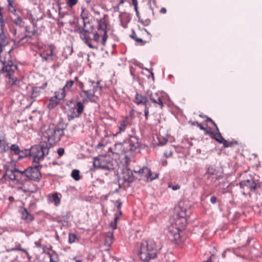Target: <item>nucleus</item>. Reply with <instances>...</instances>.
<instances>
[{
	"instance_id": "obj_1",
	"label": "nucleus",
	"mask_w": 262,
	"mask_h": 262,
	"mask_svg": "<svg viewBox=\"0 0 262 262\" xmlns=\"http://www.w3.org/2000/svg\"><path fill=\"white\" fill-rule=\"evenodd\" d=\"M160 249L154 241L148 240L141 244L139 256L142 260L148 261L157 257Z\"/></svg>"
},
{
	"instance_id": "obj_2",
	"label": "nucleus",
	"mask_w": 262,
	"mask_h": 262,
	"mask_svg": "<svg viewBox=\"0 0 262 262\" xmlns=\"http://www.w3.org/2000/svg\"><path fill=\"white\" fill-rule=\"evenodd\" d=\"M100 82L91 81L90 86L93 88V89L89 90H82L80 93V96L82 98L83 103L89 101L96 102L100 94L101 87L99 85Z\"/></svg>"
},
{
	"instance_id": "obj_3",
	"label": "nucleus",
	"mask_w": 262,
	"mask_h": 262,
	"mask_svg": "<svg viewBox=\"0 0 262 262\" xmlns=\"http://www.w3.org/2000/svg\"><path fill=\"white\" fill-rule=\"evenodd\" d=\"M50 145L46 142H41L39 145L32 148V155L33 162L39 163L42 160L44 157L49 153Z\"/></svg>"
},
{
	"instance_id": "obj_4",
	"label": "nucleus",
	"mask_w": 262,
	"mask_h": 262,
	"mask_svg": "<svg viewBox=\"0 0 262 262\" xmlns=\"http://www.w3.org/2000/svg\"><path fill=\"white\" fill-rule=\"evenodd\" d=\"M93 165L95 167L103 170H110L114 168L113 161L107 156L100 155L94 159Z\"/></svg>"
},
{
	"instance_id": "obj_5",
	"label": "nucleus",
	"mask_w": 262,
	"mask_h": 262,
	"mask_svg": "<svg viewBox=\"0 0 262 262\" xmlns=\"http://www.w3.org/2000/svg\"><path fill=\"white\" fill-rule=\"evenodd\" d=\"M50 145L59 142L63 135V130L59 128H49L46 132Z\"/></svg>"
},
{
	"instance_id": "obj_6",
	"label": "nucleus",
	"mask_w": 262,
	"mask_h": 262,
	"mask_svg": "<svg viewBox=\"0 0 262 262\" xmlns=\"http://www.w3.org/2000/svg\"><path fill=\"white\" fill-rule=\"evenodd\" d=\"M84 106L81 101L77 102L75 104L69 107L68 111V116L69 120L79 117L82 113Z\"/></svg>"
},
{
	"instance_id": "obj_7",
	"label": "nucleus",
	"mask_w": 262,
	"mask_h": 262,
	"mask_svg": "<svg viewBox=\"0 0 262 262\" xmlns=\"http://www.w3.org/2000/svg\"><path fill=\"white\" fill-rule=\"evenodd\" d=\"M125 145L124 142L117 143L109 148V151L115 158L119 157L122 155H124L125 157L126 158L129 155H128Z\"/></svg>"
},
{
	"instance_id": "obj_8",
	"label": "nucleus",
	"mask_w": 262,
	"mask_h": 262,
	"mask_svg": "<svg viewBox=\"0 0 262 262\" xmlns=\"http://www.w3.org/2000/svg\"><path fill=\"white\" fill-rule=\"evenodd\" d=\"M164 93L161 91H156L154 92L148 91L147 96L150 100L156 106H159L162 108L164 106L163 97Z\"/></svg>"
},
{
	"instance_id": "obj_9",
	"label": "nucleus",
	"mask_w": 262,
	"mask_h": 262,
	"mask_svg": "<svg viewBox=\"0 0 262 262\" xmlns=\"http://www.w3.org/2000/svg\"><path fill=\"white\" fill-rule=\"evenodd\" d=\"M124 143L126 145V148L129 156L140 146L138 139L134 136H130L129 139L127 141H124Z\"/></svg>"
},
{
	"instance_id": "obj_10",
	"label": "nucleus",
	"mask_w": 262,
	"mask_h": 262,
	"mask_svg": "<svg viewBox=\"0 0 262 262\" xmlns=\"http://www.w3.org/2000/svg\"><path fill=\"white\" fill-rule=\"evenodd\" d=\"M27 180L38 181L41 177L39 166L36 165L27 169Z\"/></svg>"
},
{
	"instance_id": "obj_11",
	"label": "nucleus",
	"mask_w": 262,
	"mask_h": 262,
	"mask_svg": "<svg viewBox=\"0 0 262 262\" xmlns=\"http://www.w3.org/2000/svg\"><path fill=\"white\" fill-rule=\"evenodd\" d=\"M80 38L91 49H96V47L91 43L92 39L90 36L91 32L88 29L87 26H83L80 31Z\"/></svg>"
},
{
	"instance_id": "obj_12",
	"label": "nucleus",
	"mask_w": 262,
	"mask_h": 262,
	"mask_svg": "<svg viewBox=\"0 0 262 262\" xmlns=\"http://www.w3.org/2000/svg\"><path fill=\"white\" fill-rule=\"evenodd\" d=\"M134 172L139 173L141 177H145L150 181L155 179L157 177V173H152L151 170L146 167H144L142 168H136L134 170Z\"/></svg>"
},
{
	"instance_id": "obj_13",
	"label": "nucleus",
	"mask_w": 262,
	"mask_h": 262,
	"mask_svg": "<svg viewBox=\"0 0 262 262\" xmlns=\"http://www.w3.org/2000/svg\"><path fill=\"white\" fill-rule=\"evenodd\" d=\"M120 179L124 181L127 184L132 183L134 180V176L133 171L127 168L123 169Z\"/></svg>"
},
{
	"instance_id": "obj_14",
	"label": "nucleus",
	"mask_w": 262,
	"mask_h": 262,
	"mask_svg": "<svg viewBox=\"0 0 262 262\" xmlns=\"http://www.w3.org/2000/svg\"><path fill=\"white\" fill-rule=\"evenodd\" d=\"M64 98L63 91L62 93L59 91L55 93L54 97L51 98L48 104V107L50 109H52L55 107L59 103V101L63 99Z\"/></svg>"
},
{
	"instance_id": "obj_15",
	"label": "nucleus",
	"mask_w": 262,
	"mask_h": 262,
	"mask_svg": "<svg viewBox=\"0 0 262 262\" xmlns=\"http://www.w3.org/2000/svg\"><path fill=\"white\" fill-rule=\"evenodd\" d=\"M3 71L6 72V77L8 76L12 75V74L17 69V66L13 63L12 61H9L7 62L4 63Z\"/></svg>"
},
{
	"instance_id": "obj_16",
	"label": "nucleus",
	"mask_w": 262,
	"mask_h": 262,
	"mask_svg": "<svg viewBox=\"0 0 262 262\" xmlns=\"http://www.w3.org/2000/svg\"><path fill=\"white\" fill-rule=\"evenodd\" d=\"M190 213V210L184 208L182 203L179 204V206L177 209V215L180 218H184L185 221L189 217Z\"/></svg>"
},
{
	"instance_id": "obj_17",
	"label": "nucleus",
	"mask_w": 262,
	"mask_h": 262,
	"mask_svg": "<svg viewBox=\"0 0 262 262\" xmlns=\"http://www.w3.org/2000/svg\"><path fill=\"white\" fill-rule=\"evenodd\" d=\"M239 184L241 188L247 187L250 191L255 190L256 187V184L252 179L243 180Z\"/></svg>"
},
{
	"instance_id": "obj_18",
	"label": "nucleus",
	"mask_w": 262,
	"mask_h": 262,
	"mask_svg": "<svg viewBox=\"0 0 262 262\" xmlns=\"http://www.w3.org/2000/svg\"><path fill=\"white\" fill-rule=\"evenodd\" d=\"M9 150V143L5 136L0 137V154L7 152Z\"/></svg>"
},
{
	"instance_id": "obj_19",
	"label": "nucleus",
	"mask_w": 262,
	"mask_h": 262,
	"mask_svg": "<svg viewBox=\"0 0 262 262\" xmlns=\"http://www.w3.org/2000/svg\"><path fill=\"white\" fill-rule=\"evenodd\" d=\"M134 101L138 105H143L144 106L147 105V103L148 102V100L147 97L138 93H137L135 95Z\"/></svg>"
},
{
	"instance_id": "obj_20",
	"label": "nucleus",
	"mask_w": 262,
	"mask_h": 262,
	"mask_svg": "<svg viewBox=\"0 0 262 262\" xmlns=\"http://www.w3.org/2000/svg\"><path fill=\"white\" fill-rule=\"evenodd\" d=\"M216 127V132H213L212 133L213 135V138L216 140L217 142H219L220 143H223L225 146H228L227 145V141L225 140L223 137L222 136L221 133L219 132V128L217 126Z\"/></svg>"
},
{
	"instance_id": "obj_21",
	"label": "nucleus",
	"mask_w": 262,
	"mask_h": 262,
	"mask_svg": "<svg viewBox=\"0 0 262 262\" xmlns=\"http://www.w3.org/2000/svg\"><path fill=\"white\" fill-rule=\"evenodd\" d=\"M48 200L50 203H54L55 206H58L60 203V199L57 193L49 194L48 195Z\"/></svg>"
},
{
	"instance_id": "obj_22",
	"label": "nucleus",
	"mask_w": 262,
	"mask_h": 262,
	"mask_svg": "<svg viewBox=\"0 0 262 262\" xmlns=\"http://www.w3.org/2000/svg\"><path fill=\"white\" fill-rule=\"evenodd\" d=\"M17 168H14L10 170H7L8 177L10 180L17 181L19 182V176L17 174Z\"/></svg>"
},
{
	"instance_id": "obj_23",
	"label": "nucleus",
	"mask_w": 262,
	"mask_h": 262,
	"mask_svg": "<svg viewBox=\"0 0 262 262\" xmlns=\"http://www.w3.org/2000/svg\"><path fill=\"white\" fill-rule=\"evenodd\" d=\"M82 11L81 13V17L83 20V26H87V25H90L89 19V14L87 11L83 8H81Z\"/></svg>"
},
{
	"instance_id": "obj_24",
	"label": "nucleus",
	"mask_w": 262,
	"mask_h": 262,
	"mask_svg": "<svg viewBox=\"0 0 262 262\" xmlns=\"http://www.w3.org/2000/svg\"><path fill=\"white\" fill-rule=\"evenodd\" d=\"M74 82H75V81L73 80H70L67 81L66 82V84L63 87V88L59 90L58 91L60 93H62V91H63V92L64 94V97H65L66 92L69 91L71 89V88L73 85Z\"/></svg>"
},
{
	"instance_id": "obj_25",
	"label": "nucleus",
	"mask_w": 262,
	"mask_h": 262,
	"mask_svg": "<svg viewBox=\"0 0 262 262\" xmlns=\"http://www.w3.org/2000/svg\"><path fill=\"white\" fill-rule=\"evenodd\" d=\"M7 77L8 78L7 82L11 86L17 85L18 83L19 82V80L12 75L8 76Z\"/></svg>"
},
{
	"instance_id": "obj_26",
	"label": "nucleus",
	"mask_w": 262,
	"mask_h": 262,
	"mask_svg": "<svg viewBox=\"0 0 262 262\" xmlns=\"http://www.w3.org/2000/svg\"><path fill=\"white\" fill-rule=\"evenodd\" d=\"M53 48L51 47H50L49 52L46 54L45 53H43L41 54V56L45 60H47L50 59H52V57L53 55Z\"/></svg>"
},
{
	"instance_id": "obj_27",
	"label": "nucleus",
	"mask_w": 262,
	"mask_h": 262,
	"mask_svg": "<svg viewBox=\"0 0 262 262\" xmlns=\"http://www.w3.org/2000/svg\"><path fill=\"white\" fill-rule=\"evenodd\" d=\"M9 149L16 155H19L21 152L19 146L16 144H12L10 146H9Z\"/></svg>"
},
{
	"instance_id": "obj_28",
	"label": "nucleus",
	"mask_w": 262,
	"mask_h": 262,
	"mask_svg": "<svg viewBox=\"0 0 262 262\" xmlns=\"http://www.w3.org/2000/svg\"><path fill=\"white\" fill-rule=\"evenodd\" d=\"M98 24V28L99 30H101L103 31V32H104V31H106V25L104 19H101L99 20Z\"/></svg>"
},
{
	"instance_id": "obj_29",
	"label": "nucleus",
	"mask_w": 262,
	"mask_h": 262,
	"mask_svg": "<svg viewBox=\"0 0 262 262\" xmlns=\"http://www.w3.org/2000/svg\"><path fill=\"white\" fill-rule=\"evenodd\" d=\"M126 128V124L125 121H123L120 122V126L119 127V131L117 132L114 135V136H117L118 135L121 134L122 132H124Z\"/></svg>"
},
{
	"instance_id": "obj_30",
	"label": "nucleus",
	"mask_w": 262,
	"mask_h": 262,
	"mask_svg": "<svg viewBox=\"0 0 262 262\" xmlns=\"http://www.w3.org/2000/svg\"><path fill=\"white\" fill-rule=\"evenodd\" d=\"M21 214L23 217L26 220L28 219L30 221H32L33 219L32 215H30V214L28 211L27 209L25 208H23L22 209Z\"/></svg>"
},
{
	"instance_id": "obj_31",
	"label": "nucleus",
	"mask_w": 262,
	"mask_h": 262,
	"mask_svg": "<svg viewBox=\"0 0 262 262\" xmlns=\"http://www.w3.org/2000/svg\"><path fill=\"white\" fill-rule=\"evenodd\" d=\"M113 242V233H108L105 238V244L108 246H110Z\"/></svg>"
},
{
	"instance_id": "obj_32",
	"label": "nucleus",
	"mask_w": 262,
	"mask_h": 262,
	"mask_svg": "<svg viewBox=\"0 0 262 262\" xmlns=\"http://www.w3.org/2000/svg\"><path fill=\"white\" fill-rule=\"evenodd\" d=\"M27 169L25 170L21 171L17 169V174L19 176V181H21L24 178V180L27 181Z\"/></svg>"
},
{
	"instance_id": "obj_33",
	"label": "nucleus",
	"mask_w": 262,
	"mask_h": 262,
	"mask_svg": "<svg viewBox=\"0 0 262 262\" xmlns=\"http://www.w3.org/2000/svg\"><path fill=\"white\" fill-rule=\"evenodd\" d=\"M78 240V238L76 235L72 233L69 234V242L70 244L74 243Z\"/></svg>"
},
{
	"instance_id": "obj_34",
	"label": "nucleus",
	"mask_w": 262,
	"mask_h": 262,
	"mask_svg": "<svg viewBox=\"0 0 262 262\" xmlns=\"http://www.w3.org/2000/svg\"><path fill=\"white\" fill-rule=\"evenodd\" d=\"M71 176L72 178L76 181L80 179L79 171L77 169H74L72 171Z\"/></svg>"
},
{
	"instance_id": "obj_35",
	"label": "nucleus",
	"mask_w": 262,
	"mask_h": 262,
	"mask_svg": "<svg viewBox=\"0 0 262 262\" xmlns=\"http://www.w3.org/2000/svg\"><path fill=\"white\" fill-rule=\"evenodd\" d=\"M66 3L68 6L72 7L78 3V0H66Z\"/></svg>"
},
{
	"instance_id": "obj_36",
	"label": "nucleus",
	"mask_w": 262,
	"mask_h": 262,
	"mask_svg": "<svg viewBox=\"0 0 262 262\" xmlns=\"http://www.w3.org/2000/svg\"><path fill=\"white\" fill-rule=\"evenodd\" d=\"M8 8L9 11L11 12H16V10L14 9L12 5V0H8Z\"/></svg>"
},
{
	"instance_id": "obj_37",
	"label": "nucleus",
	"mask_w": 262,
	"mask_h": 262,
	"mask_svg": "<svg viewBox=\"0 0 262 262\" xmlns=\"http://www.w3.org/2000/svg\"><path fill=\"white\" fill-rule=\"evenodd\" d=\"M107 38V31H104V32H103V34L102 38V40L101 42V43L103 46H105Z\"/></svg>"
},
{
	"instance_id": "obj_38",
	"label": "nucleus",
	"mask_w": 262,
	"mask_h": 262,
	"mask_svg": "<svg viewBox=\"0 0 262 262\" xmlns=\"http://www.w3.org/2000/svg\"><path fill=\"white\" fill-rule=\"evenodd\" d=\"M168 187L171 188L173 190H177L180 189V186L178 184L172 185L171 184H169Z\"/></svg>"
},
{
	"instance_id": "obj_39",
	"label": "nucleus",
	"mask_w": 262,
	"mask_h": 262,
	"mask_svg": "<svg viewBox=\"0 0 262 262\" xmlns=\"http://www.w3.org/2000/svg\"><path fill=\"white\" fill-rule=\"evenodd\" d=\"M148 113H149V107L147 105H146L145 106V110H144V116L145 117L146 120H147V119H148Z\"/></svg>"
},
{
	"instance_id": "obj_40",
	"label": "nucleus",
	"mask_w": 262,
	"mask_h": 262,
	"mask_svg": "<svg viewBox=\"0 0 262 262\" xmlns=\"http://www.w3.org/2000/svg\"><path fill=\"white\" fill-rule=\"evenodd\" d=\"M38 95L39 94L37 90H33L31 94V97L32 98H36L38 96Z\"/></svg>"
},
{
	"instance_id": "obj_41",
	"label": "nucleus",
	"mask_w": 262,
	"mask_h": 262,
	"mask_svg": "<svg viewBox=\"0 0 262 262\" xmlns=\"http://www.w3.org/2000/svg\"><path fill=\"white\" fill-rule=\"evenodd\" d=\"M100 36L98 33H95L93 37V40L98 43L99 41Z\"/></svg>"
},
{
	"instance_id": "obj_42",
	"label": "nucleus",
	"mask_w": 262,
	"mask_h": 262,
	"mask_svg": "<svg viewBox=\"0 0 262 262\" xmlns=\"http://www.w3.org/2000/svg\"><path fill=\"white\" fill-rule=\"evenodd\" d=\"M21 22H22V20H21V19L19 17H17L16 18H15L14 20V23L16 25H18V26H20L21 25Z\"/></svg>"
},
{
	"instance_id": "obj_43",
	"label": "nucleus",
	"mask_w": 262,
	"mask_h": 262,
	"mask_svg": "<svg viewBox=\"0 0 262 262\" xmlns=\"http://www.w3.org/2000/svg\"><path fill=\"white\" fill-rule=\"evenodd\" d=\"M57 153L59 157L62 156L64 153V150L63 148H60L57 150Z\"/></svg>"
},
{
	"instance_id": "obj_44",
	"label": "nucleus",
	"mask_w": 262,
	"mask_h": 262,
	"mask_svg": "<svg viewBox=\"0 0 262 262\" xmlns=\"http://www.w3.org/2000/svg\"><path fill=\"white\" fill-rule=\"evenodd\" d=\"M64 52H68L69 53V55H71L72 53L73 52V49L72 48L68 46L66 48H64Z\"/></svg>"
},
{
	"instance_id": "obj_45",
	"label": "nucleus",
	"mask_w": 262,
	"mask_h": 262,
	"mask_svg": "<svg viewBox=\"0 0 262 262\" xmlns=\"http://www.w3.org/2000/svg\"><path fill=\"white\" fill-rule=\"evenodd\" d=\"M116 204L118 210H120L122 206V203L120 201V200H117L116 202Z\"/></svg>"
},
{
	"instance_id": "obj_46",
	"label": "nucleus",
	"mask_w": 262,
	"mask_h": 262,
	"mask_svg": "<svg viewBox=\"0 0 262 262\" xmlns=\"http://www.w3.org/2000/svg\"><path fill=\"white\" fill-rule=\"evenodd\" d=\"M110 226L113 229H116L117 228V223L111 222L110 224Z\"/></svg>"
},
{
	"instance_id": "obj_47",
	"label": "nucleus",
	"mask_w": 262,
	"mask_h": 262,
	"mask_svg": "<svg viewBox=\"0 0 262 262\" xmlns=\"http://www.w3.org/2000/svg\"><path fill=\"white\" fill-rule=\"evenodd\" d=\"M6 37L3 32L0 33V39H1L2 41H4L6 39Z\"/></svg>"
},
{
	"instance_id": "obj_48",
	"label": "nucleus",
	"mask_w": 262,
	"mask_h": 262,
	"mask_svg": "<svg viewBox=\"0 0 262 262\" xmlns=\"http://www.w3.org/2000/svg\"><path fill=\"white\" fill-rule=\"evenodd\" d=\"M216 200H217V199L215 196H212L211 198H210V202L212 203V204H214L216 203Z\"/></svg>"
},
{
	"instance_id": "obj_49",
	"label": "nucleus",
	"mask_w": 262,
	"mask_h": 262,
	"mask_svg": "<svg viewBox=\"0 0 262 262\" xmlns=\"http://www.w3.org/2000/svg\"><path fill=\"white\" fill-rule=\"evenodd\" d=\"M173 237L177 241L180 238V234L179 233H175L174 234H173Z\"/></svg>"
},
{
	"instance_id": "obj_50",
	"label": "nucleus",
	"mask_w": 262,
	"mask_h": 262,
	"mask_svg": "<svg viewBox=\"0 0 262 262\" xmlns=\"http://www.w3.org/2000/svg\"><path fill=\"white\" fill-rule=\"evenodd\" d=\"M207 121L211 122L215 127L217 126L216 124L211 118L207 117Z\"/></svg>"
},
{
	"instance_id": "obj_51",
	"label": "nucleus",
	"mask_w": 262,
	"mask_h": 262,
	"mask_svg": "<svg viewBox=\"0 0 262 262\" xmlns=\"http://www.w3.org/2000/svg\"><path fill=\"white\" fill-rule=\"evenodd\" d=\"M119 218V215H118L117 214H115V216L114 217V223H117Z\"/></svg>"
},
{
	"instance_id": "obj_52",
	"label": "nucleus",
	"mask_w": 262,
	"mask_h": 262,
	"mask_svg": "<svg viewBox=\"0 0 262 262\" xmlns=\"http://www.w3.org/2000/svg\"><path fill=\"white\" fill-rule=\"evenodd\" d=\"M135 7V11H136V15L137 17H139V12L138 10V7H137V6H134Z\"/></svg>"
},
{
	"instance_id": "obj_53",
	"label": "nucleus",
	"mask_w": 262,
	"mask_h": 262,
	"mask_svg": "<svg viewBox=\"0 0 262 262\" xmlns=\"http://www.w3.org/2000/svg\"><path fill=\"white\" fill-rule=\"evenodd\" d=\"M160 12L161 13L165 14L166 13V9L165 8H162L160 10Z\"/></svg>"
},
{
	"instance_id": "obj_54",
	"label": "nucleus",
	"mask_w": 262,
	"mask_h": 262,
	"mask_svg": "<svg viewBox=\"0 0 262 262\" xmlns=\"http://www.w3.org/2000/svg\"><path fill=\"white\" fill-rule=\"evenodd\" d=\"M151 1H152V0H148L149 4V8L151 10V11L152 12V14H154L153 8L151 7Z\"/></svg>"
},
{
	"instance_id": "obj_55",
	"label": "nucleus",
	"mask_w": 262,
	"mask_h": 262,
	"mask_svg": "<svg viewBox=\"0 0 262 262\" xmlns=\"http://www.w3.org/2000/svg\"><path fill=\"white\" fill-rule=\"evenodd\" d=\"M5 179V180H8L9 178L8 177V174H7V172L6 173H5V174H4L3 177H2V179Z\"/></svg>"
},
{
	"instance_id": "obj_56",
	"label": "nucleus",
	"mask_w": 262,
	"mask_h": 262,
	"mask_svg": "<svg viewBox=\"0 0 262 262\" xmlns=\"http://www.w3.org/2000/svg\"><path fill=\"white\" fill-rule=\"evenodd\" d=\"M31 37V35H25L24 36L21 37L20 38V40H23L24 39H25V38H27V37Z\"/></svg>"
},
{
	"instance_id": "obj_57",
	"label": "nucleus",
	"mask_w": 262,
	"mask_h": 262,
	"mask_svg": "<svg viewBox=\"0 0 262 262\" xmlns=\"http://www.w3.org/2000/svg\"><path fill=\"white\" fill-rule=\"evenodd\" d=\"M132 37L134 38L137 42H140L142 41V39L141 38H135L133 35L132 36Z\"/></svg>"
},
{
	"instance_id": "obj_58",
	"label": "nucleus",
	"mask_w": 262,
	"mask_h": 262,
	"mask_svg": "<svg viewBox=\"0 0 262 262\" xmlns=\"http://www.w3.org/2000/svg\"><path fill=\"white\" fill-rule=\"evenodd\" d=\"M133 4L134 6H136L138 5V2L137 0H132Z\"/></svg>"
},
{
	"instance_id": "obj_59",
	"label": "nucleus",
	"mask_w": 262,
	"mask_h": 262,
	"mask_svg": "<svg viewBox=\"0 0 262 262\" xmlns=\"http://www.w3.org/2000/svg\"><path fill=\"white\" fill-rule=\"evenodd\" d=\"M198 126L200 127V128L202 130H205V128L200 124H198Z\"/></svg>"
},
{
	"instance_id": "obj_60",
	"label": "nucleus",
	"mask_w": 262,
	"mask_h": 262,
	"mask_svg": "<svg viewBox=\"0 0 262 262\" xmlns=\"http://www.w3.org/2000/svg\"><path fill=\"white\" fill-rule=\"evenodd\" d=\"M164 155L166 157H169L171 155H172V152H170L169 154H167L166 153H164Z\"/></svg>"
},
{
	"instance_id": "obj_61",
	"label": "nucleus",
	"mask_w": 262,
	"mask_h": 262,
	"mask_svg": "<svg viewBox=\"0 0 262 262\" xmlns=\"http://www.w3.org/2000/svg\"><path fill=\"white\" fill-rule=\"evenodd\" d=\"M151 3L155 5H156V0H152Z\"/></svg>"
},
{
	"instance_id": "obj_62",
	"label": "nucleus",
	"mask_w": 262,
	"mask_h": 262,
	"mask_svg": "<svg viewBox=\"0 0 262 262\" xmlns=\"http://www.w3.org/2000/svg\"><path fill=\"white\" fill-rule=\"evenodd\" d=\"M222 256H223V257H226V251H224V252H223Z\"/></svg>"
},
{
	"instance_id": "obj_63",
	"label": "nucleus",
	"mask_w": 262,
	"mask_h": 262,
	"mask_svg": "<svg viewBox=\"0 0 262 262\" xmlns=\"http://www.w3.org/2000/svg\"><path fill=\"white\" fill-rule=\"evenodd\" d=\"M2 50H3L2 45L0 43V53L2 51Z\"/></svg>"
},
{
	"instance_id": "obj_64",
	"label": "nucleus",
	"mask_w": 262,
	"mask_h": 262,
	"mask_svg": "<svg viewBox=\"0 0 262 262\" xmlns=\"http://www.w3.org/2000/svg\"><path fill=\"white\" fill-rule=\"evenodd\" d=\"M134 114V110H132L130 112V116L133 115Z\"/></svg>"
}]
</instances>
